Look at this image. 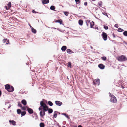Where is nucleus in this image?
Returning a JSON list of instances; mask_svg holds the SVG:
<instances>
[{"label":"nucleus","mask_w":127,"mask_h":127,"mask_svg":"<svg viewBox=\"0 0 127 127\" xmlns=\"http://www.w3.org/2000/svg\"><path fill=\"white\" fill-rule=\"evenodd\" d=\"M41 106L39 108V110H41L40 112V116L41 117H43L45 114V111L48 110V108L46 104L44 103L43 101H41L40 102Z\"/></svg>","instance_id":"obj_1"},{"label":"nucleus","mask_w":127,"mask_h":127,"mask_svg":"<svg viewBox=\"0 0 127 127\" xmlns=\"http://www.w3.org/2000/svg\"><path fill=\"white\" fill-rule=\"evenodd\" d=\"M109 95L110 96V101L111 102L114 103H116L117 102L116 98L115 96L111 94V93H109Z\"/></svg>","instance_id":"obj_2"},{"label":"nucleus","mask_w":127,"mask_h":127,"mask_svg":"<svg viewBox=\"0 0 127 127\" xmlns=\"http://www.w3.org/2000/svg\"><path fill=\"white\" fill-rule=\"evenodd\" d=\"M117 59L120 61H125L127 60V58L125 56L122 55L118 57L117 58Z\"/></svg>","instance_id":"obj_3"},{"label":"nucleus","mask_w":127,"mask_h":127,"mask_svg":"<svg viewBox=\"0 0 127 127\" xmlns=\"http://www.w3.org/2000/svg\"><path fill=\"white\" fill-rule=\"evenodd\" d=\"M102 37L103 38L104 40L105 41L107 40V34L106 33L103 32L102 34Z\"/></svg>","instance_id":"obj_4"},{"label":"nucleus","mask_w":127,"mask_h":127,"mask_svg":"<svg viewBox=\"0 0 127 127\" xmlns=\"http://www.w3.org/2000/svg\"><path fill=\"white\" fill-rule=\"evenodd\" d=\"M99 80L98 79H96L93 81V83L94 85H99Z\"/></svg>","instance_id":"obj_5"},{"label":"nucleus","mask_w":127,"mask_h":127,"mask_svg":"<svg viewBox=\"0 0 127 127\" xmlns=\"http://www.w3.org/2000/svg\"><path fill=\"white\" fill-rule=\"evenodd\" d=\"M55 103L57 105L59 106H61L62 104V102L58 101H56Z\"/></svg>","instance_id":"obj_6"},{"label":"nucleus","mask_w":127,"mask_h":127,"mask_svg":"<svg viewBox=\"0 0 127 127\" xmlns=\"http://www.w3.org/2000/svg\"><path fill=\"white\" fill-rule=\"evenodd\" d=\"M27 110L30 114H32L33 112V111L32 109L28 108Z\"/></svg>","instance_id":"obj_7"},{"label":"nucleus","mask_w":127,"mask_h":127,"mask_svg":"<svg viewBox=\"0 0 127 127\" xmlns=\"http://www.w3.org/2000/svg\"><path fill=\"white\" fill-rule=\"evenodd\" d=\"M14 90V88L13 87L11 86L9 88V89L8 90V91L10 92H12Z\"/></svg>","instance_id":"obj_8"},{"label":"nucleus","mask_w":127,"mask_h":127,"mask_svg":"<svg viewBox=\"0 0 127 127\" xmlns=\"http://www.w3.org/2000/svg\"><path fill=\"white\" fill-rule=\"evenodd\" d=\"M49 2V0H43L42 1V2L43 4L48 3Z\"/></svg>","instance_id":"obj_9"},{"label":"nucleus","mask_w":127,"mask_h":127,"mask_svg":"<svg viewBox=\"0 0 127 127\" xmlns=\"http://www.w3.org/2000/svg\"><path fill=\"white\" fill-rule=\"evenodd\" d=\"M98 67L100 68L103 69L104 68V66L102 64H100L98 65Z\"/></svg>","instance_id":"obj_10"},{"label":"nucleus","mask_w":127,"mask_h":127,"mask_svg":"<svg viewBox=\"0 0 127 127\" xmlns=\"http://www.w3.org/2000/svg\"><path fill=\"white\" fill-rule=\"evenodd\" d=\"M9 122L11 123L13 125H16V122L13 120H9Z\"/></svg>","instance_id":"obj_11"},{"label":"nucleus","mask_w":127,"mask_h":127,"mask_svg":"<svg viewBox=\"0 0 127 127\" xmlns=\"http://www.w3.org/2000/svg\"><path fill=\"white\" fill-rule=\"evenodd\" d=\"M7 5L8 7V8H7V6H6V9L8 10L10 8V7L11 6V3L10 2H9Z\"/></svg>","instance_id":"obj_12"},{"label":"nucleus","mask_w":127,"mask_h":127,"mask_svg":"<svg viewBox=\"0 0 127 127\" xmlns=\"http://www.w3.org/2000/svg\"><path fill=\"white\" fill-rule=\"evenodd\" d=\"M22 103L24 105H26L27 104L26 101L25 99H23L22 101Z\"/></svg>","instance_id":"obj_13"},{"label":"nucleus","mask_w":127,"mask_h":127,"mask_svg":"<svg viewBox=\"0 0 127 127\" xmlns=\"http://www.w3.org/2000/svg\"><path fill=\"white\" fill-rule=\"evenodd\" d=\"M66 51L67 53H68L71 54L73 53V52L70 49H67Z\"/></svg>","instance_id":"obj_14"},{"label":"nucleus","mask_w":127,"mask_h":127,"mask_svg":"<svg viewBox=\"0 0 127 127\" xmlns=\"http://www.w3.org/2000/svg\"><path fill=\"white\" fill-rule=\"evenodd\" d=\"M10 87V86L8 85L7 84L5 85V89L7 90L8 91V90L9 89V88Z\"/></svg>","instance_id":"obj_15"},{"label":"nucleus","mask_w":127,"mask_h":127,"mask_svg":"<svg viewBox=\"0 0 127 127\" xmlns=\"http://www.w3.org/2000/svg\"><path fill=\"white\" fill-rule=\"evenodd\" d=\"M66 49V46H63L61 48V50L63 51H65Z\"/></svg>","instance_id":"obj_16"},{"label":"nucleus","mask_w":127,"mask_h":127,"mask_svg":"<svg viewBox=\"0 0 127 127\" xmlns=\"http://www.w3.org/2000/svg\"><path fill=\"white\" fill-rule=\"evenodd\" d=\"M94 23L92 21L90 23V27L91 28H92L93 26H94Z\"/></svg>","instance_id":"obj_17"},{"label":"nucleus","mask_w":127,"mask_h":127,"mask_svg":"<svg viewBox=\"0 0 127 127\" xmlns=\"http://www.w3.org/2000/svg\"><path fill=\"white\" fill-rule=\"evenodd\" d=\"M102 2L101 1H99L98 3L99 6L100 7H102Z\"/></svg>","instance_id":"obj_18"},{"label":"nucleus","mask_w":127,"mask_h":127,"mask_svg":"<svg viewBox=\"0 0 127 127\" xmlns=\"http://www.w3.org/2000/svg\"><path fill=\"white\" fill-rule=\"evenodd\" d=\"M32 32L34 33H35L36 32V30L33 28H32Z\"/></svg>","instance_id":"obj_19"},{"label":"nucleus","mask_w":127,"mask_h":127,"mask_svg":"<svg viewBox=\"0 0 127 127\" xmlns=\"http://www.w3.org/2000/svg\"><path fill=\"white\" fill-rule=\"evenodd\" d=\"M83 22L82 20H80L79 21V24L81 26L83 25Z\"/></svg>","instance_id":"obj_20"},{"label":"nucleus","mask_w":127,"mask_h":127,"mask_svg":"<svg viewBox=\"0 0 127 127\" xmlns=\"http://www.w3.org/2000/svg\"><path fill=\"white\" fill-rule=\"evenodd\" d=\"M86 22L88 26L89 24H90V23H91L90 21L89 20H87L86 21Z\"/></svg>","instance_id":"obj_21"},{"label":"nucleus","mask_w":127,"mask_h":127,"mask_svg":"<svg viewBox=\"0 0 127 127\" xmlns=\"http://www.w3.org/2000/svg\"><path fill=\"white\" fill-rule=\"evenodd\" d=\"M48 112L49 113H51L53 112V110L51 109H48Z\"/></svg>","instance_id":"obj_22"},{"label":"nucleus","mask_w":127,"mask_h":127,"mask_svg":"<svg viewBox=\"0 0 127 127\" xmlns=\"http://www.w3.org/2000/svg\"><path fill=\"white\" fill-rule=\"evenodd\" d=\"M28 108V107L26 106L22 107V109L23 110H27Z\"/></svg>","instance_id":"obj_23"},{"label":"nucleus","mask_w":127,"mask_h":127,"mask_svg":"<svg viewBox=\"0 0 127 127\" xmlns=\"http://www.w3.org/2000/svg\"><path fill=\"white\" fill-rule=\"evenodd\" d=\"M39 125L40 127H44V123H40Z\"/></svg>","instance_id":"obj_24"},{"label":"nucleus","mask_w":127,"mask_h":127,"mask_svg":"<svg viewBox=\"0 0 127 127\" xmlns=\"http://www.w3.org/2000/svg\"><path fill=\"white\" fill-rule=\"evenodd\" d=\"M50 9H51L54 10L55 9V8L54 6H52L50 7Z\"/></svg>","instance_id":"obj_25"},{"label":"nucleus","mask_w":127,"mask_h":127,"mask_svg":"<svg viewBox=\"0 0 127 127\" xmlns=\"http://www.w3.org/2000/svg\"><path fill=\"white\" fill-rule=\"evenodd\" d=\"M48 104L50 106H52L53 105V103H52L50 101L48 102Z\"/></svg>","instance_id":"obj_26"},{"label":"nucleus","mask_w":127,"mask_h":127,"mask_svg":"<svg viewBox=\"0 0 127 127\" xmlns=\"http://www.w3.org/2000/svg\"><path fill=\"white\" fill-rule=\"evenodd\" d=\"M118 31L119 32H122L124 31V30L120 28H119L118 29Z\"/></svg>","instance_id":"obj_27"},{"label":"nucleus","mask_w":127,"mask_h":127,"mask_svg":"<svg viewBox=\"0 0 127 127\" xmlns=\"http://www.w3.org/2000/svg\"><path fill=\"white\" fill-rule=\"evenodd\" d=\"M123 34L125 36H127V31H125L123 33Z\"/></svg>","instance_id":"obj_28"},{"label":"nucleus","mask_w":127,"mask_h":127,"mask_svg":"<svg viewBox=\"0 0 127 127\" xmlns=\"http://www.w3.org/2000/svg\"><path fill=\"white\" fill-rule=\"evenodd\" d=\"M26 114V112L25 111H24L22 112L21 113V115H22V116H24Z\"/></svg>","instance_id":"obj_29"},{"label":"nucleus","mask_w":127,"mask_h":127,"mask_svg":"<svg viewBox=\"0 0 127 127\" xmlns=\"http://www.w3.org/2000/svg\"><path fill=\"white\" fill-rule=\"evenodd\" d=\"M17 112L18 114H19L21 112V110L20 109H18L17 110Z\"/></svg>","instance_id":"obj_30"},{"label":"nucleus","mask_w":127,"mask_h":127,"mask_svg":"<svg viewBox=\"0 0 127 127\" xmlns=\"http://www.w3.org/2000/svg\"><path fill=\"white\" fill-rule=\"evenodd\" d=\"M64 13L65 15L66 16H67L69 14L68 12H64Z\"/></svg>","instance_id":"obj_31"},{"label":"nucleus","mask_w":127,"mask_h":127,"mask_svg":"<svg viewBox=\"0 0 127 127\" xmlns=\"http://www.w3.org/2000/svg\"><path fill=\"white\" fill-rule=\"evenodd\" d=\"M6 40H7V42H6V44H7V43H8V42H9V40H7V39H4V40H3V42H5V41Z\"/></svg>","instance_id":"obj_32"},{"label":"nucleus","mask_w":127,"mask_h":127,"mask_svg":"<svg viewBox=\"0 0 127 127\" xmlns=\"http://www.w3.org/2000/svg\"><path fill=\"white\" fill-rule=\"evenodd\" d=\"M104 28L105 30H107L108 28V27L105 25L104 26Z\"/></svg>","instance_id":"obj_33"},{"label":"nucleus","mask_w":127,"mask_h":127,"mask_svg":"<svg viewBox=\"0 0 127 127\" xmlns=\"http://www.w3.org/2000/svg\"><path fill=\"white\" fill-rule=\"evenodd\" d=\"M71 63L70 62L68 63V66L69 67L71 68Z\"/></svg>","instance_id":"obj_34"},{"label":"nucleus","mask_w":127,"mask_h":127,"mask_svg":"<svg viewBox=\"0 0 127 127\" xmlns=\"http://www.w3.org/2000/svg\"><path fill=\"white\" fill-rule=\"evenodd\" d=\"M102 59L103 60H105L106 59V58L105 57H102Z\"/></svg>","instance_id":"obj_35"},{"label":"nucleus","mask_w":127,"mask_h":127,"mask_svg":"<svg viewBox=\"0 0 127 127\" xmlns=\"http://www.w3.org/2000/svg\"><path fill=\"white\" fill-rule=\"evenodd\" d=\"M63 114L67 118H68L69 117L67 114H65L64 113Z\"/></svg>","instance_id":"obj_36"},{"label":"nucleus","mask_w":127,"mask_h":127,"mask_svg":"<svg viewBox=\"0 0 127 127\" xmlns=\"http://www.w3.org/2000/svg\"><path fill=\"white\" fill-rule=\"evenodd\" d=\"M57 114L56 113H55L54 115V116L55 118H56L57 116Z\"/></svg>","instance_id":"obj_37"},{"label":"nucleus","mask_w":127,"mask_h":127,"mask_svg":"<svg viewBox=\"0 0 127 127\" xmlns=\"http://www.w3.org/2000/svg\"><path fill=\"white\" fill-rule=\"evenodd\" d=\"M57 22L60 23V24H62V21L60 20H57Z\"/></svg>","instance_id":"obj_38"},{"label":"nucleus","mask_w":127,"mask_h":127,"mask_svg":"<svg viewBox=\"0 0 127 127\" xmlns=\"http://www.w3.org/2000/svg\"><path fill=\"white\" fill-rule=\"evenodd\" d=\"M18 103V106L20 107H22V105L21 104H20V103Z\"/></svg>","instance_id":"obj_39"},{"label":"nucleus","mask_w":127,"mask_h":127,"mask_svg":"<svg viewBox=\"0 0 127 127\" xmlns=\"http://www.w3.org/2000/svg\"><path fill=\"white\" fill-rule=\"evenodd\" d=\"M76 2H78L79 3L80 2V0H75Z\"/></svg>","instance_id":"obj_40"},{"label":"nucleus","mask_w":127,"mask_h":127,"mask_svg":"<svg viewBox=\"0 0 127 127\" xmlns=\"http://www.w3.org/2000/svg\"><path fill=\"white\" fill-rule=\"evenodd\" d=\"M32 12L34 13H37L38 12H36L34 10H33L32 11Z\"/></svg>","instance_id":"obj_41"},{"label":"nucleus","mask_w":127,"mask_h":127,"mask_svg":"<svg viewBox=\"0 0 127 127\" xmlns=\"http://www.w3.org/2000/svg\"><path fill=\"white\" fill-rule=\"evenodd\" d=\"M115 27L117 28L118 27V25L117 24H115Z\"/></svg>","instance_id":"obj_42"},{"label":"nucleus","mask_w":127,"mask_h":127,"mask_svg":"<svg viewBox=\"0 0 127 127\" xmlns=\"http://www.w3.org/2000/svg\"><path fill=\"white\" fill-rule=\"evenodd\" d=\"M87 2H85L84 3V5H87Z\"/></svg>","instance_id":"obj_43"},{"label":"nucleus","mask_w":127,"mask_h":127,"mask_svg":"<svg viewBox=\"0 0 127 127\" xmlns=\"http://www.w3.org/2000/svg\"><path fill=\"white\" fill-rule=\"evenodd\" d=\"M104 15H106L107 16V14L106 13H102Z\"/></svg>","instance_id":"obj_44"},{"label":"nucleus","mask_w":127,"mask_h":127,"mask_svg":"<svg viewBox=\"0 0 127 127\" xmlns=\"http://www.w3.org/2000/svg\"><path fill=\"white\" fill-rule=\"evenodd\" d=\"M78 127H82V126L81 125H79Z\"/></svg>","instance_id":"obj_45"},{"label":"nucleus","mask_w":127,"mask_h":127,"mask_svg":"<svg viewBox=\"0 0 127 127\" xmlns=\"http://www.w3.org/2000/svg\"><path fill=\"white\" fill-rule=\"evenodd\" d=\"M29 25V26H30V27H31V28H32V26H31L30 25Z\"/></svg>","instance_id":"obj_46"},{"label":"nucleus","mask_w":127,"mask_h":127,"mask_svg":"<svg viewBox=\"0 0 127 127\" xmlns=\"http://www.w3.org/2000/svg\"><path fill=\"white\" fill-rule=\"evenodd\" d=\"M92 1H95V0H92Z\"/></svg>","instance_id":"obj_47"},{"label":"nucleus","mask_w":127,"mask_h":127,"mask_svg":"<svg viewBox=\"0 0 127 127\" xmlns=\"http://www.w3.org/2000/svg\"><path fill=\"white\" fill-rule=\"evenodd\" d=\"M63 127H65V126H63Z\"/></svg>","instance_id":"obj_48"}]
</instances>
